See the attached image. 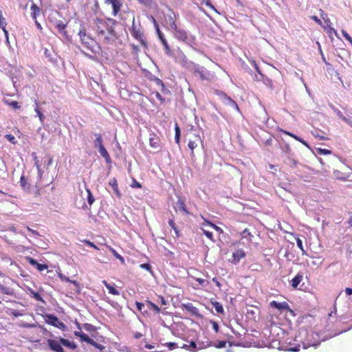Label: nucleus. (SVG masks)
I'll use <instances>...</instances> for the list:
<instances>
[{
    "label": "nucleus",
    "instance_id": "1",
    "mask_svg": "<svg viewBox=\"0 0 352 352\" xmlns=\"http://www.w3.org/2000/svg\"><path fill=\"white\" fill-rule=\"evenodd\" d=\"M296 340L300 341L302 345V348L306 349L309 346L316 348L321 341H324L326 339L322 338L320 340V336L318 333L302 328L299 330L298 335L296 336Z\"/></svg>",
    "mask_w": 352,
    "mask_h": 352
},
{
    "label": "nucleus",
    "instance_id": "2",
    "mask_svg": "<svg viewBox=\"0 0 352 352\" xmlns=\"http://www.w3.org/2000/svg\"><path fill=\"white\" fill-rule=\"evenodd\" d=\"M98 21L105 28L106 32L110 34V36H104V42L107 44H112L118 38V35L115 30V26L118 22L113 19L108 18L104 21L101 19H98Z\"/></svg>",
    "mask_w": 352,
    "mask_h": 352
},
{
    "label": "nucleus",
    "instance_id": "3",
    "mask_svg": "<svg viewBox=\"0 0 352 352\" xmlns=\"http://www.w3.org/2000/svg\"><path fill=\"white\" fill-rule=\"evenodd\" d=\"M78 36H80L81 43L84 47L90 50L91 52L96 54L100 50V47L97 45L96 42L87 34L86 30L84 27L81 26L78 32Z\"/></svg>",
    "mask_w": 352,
    "mask_h": 352
},
{
    "label": "nucleus",
    "instance_id": "4",
    "mask_svg": "<svg viewBox=\"0 0 352 352\" xmlns=\"http://www.w3.org/2000/svg\"><path fill=\"white\" fill-rule=\"evenodd\" d=\"M175 36L176 38L186 43L196 50L194 47V45H196L195 37L193 35H188L185 30L179 29L175 33Z\"/></svg>",
    "mask_w": 352,
    "mask_h": 352
},
{
    "label": "nucleus",
    "instance_id": "5",
    "mask_svg": "<svg viewBox=\"0 0 352 352\" xmlns=\"http://www.w3.org/2000/svg\"><path fill=\"white\" fill-rule=\"evenodd\" d=\"M44 318L45 322L50 325H52L63 331L67 329V326L63 322H61L56 316L54 314H46L44 316Z\"/></svg>",
    "mask_w": 352,
    "mask_h": 352
},
{
    "label": "nucleus",
    "instance_id": "6",
    "mask_svg": "<svg viewBox=\"0 0 352 352\" xmlns=\"http://www.w3.org/2000/svg\"><path fill=\"white\" fill-rule=\"evenodd\" d=\"M195 75H199L201 80H208L210 78V72L204 66L194 63L191 69L189 70Z\"/></svg>",
    "mask_w": 352,
    "mask_h": 352
},
{
    "label": "nucleus",
    "instance_id": "7",
    "mask_svg": "<svg viewBox=\"0 0 352 352\" xmlns=\"http://www.w3.org/2000/svg\"><path fill=\"white\" fill-rule=\"evenodd\" d=\"M130 32L131 35L137 40H138L140 43L146 47L147 43L146 41L143 38V32L140 28V25L137 26L135 23V17L133 16L132 27L130 29Z\"/></svg>",
    "mask_w": 352,
    "mask_h": 352
},
{
    "label": "nucleus",
    "instance_id": "8",
    "mask_svg": "<svg viewBox=\"0 0 352 352\" xmlns=\"http://www.w3.org/2000/svg\"><path fill=\"white\" fill-rule=\"evenodd\" d=\"M153 21H154V23H155V28H156L157 36H158L160 40L161 41L164 47L165 53L167 55L170 56V52H171L170 46H169L167 41L164 38V36L163 33L160 31V30L159 28V25L156 23L155 20L153 18Z\"/></svg>",
    "mask_w": 352,
    "mask_h": 352
},
{
    "label": "nucleus",
    "instance_id": "9",
    "mask_svg": "<svg viewBox=\"0 0 352 352\" xmlns=\"http://www.w3.org/2000/svg\"><path fill=\"white\" fill-rule=\"evenodd\" d=\"M47 344L51 351L54 352H65L62 347V344L60 343V340L58 341L54 339H48Z\"/></svg>",
    "mask_w": 352,
    "mask_h": 352
},
{
    "label": "nucleus",
    "instance_id": "10",
    "mask_svg": "<svg viewBox=\"0 0 352 352\" xmlns=\"http://www.w3.org/2000/svg\"><path fill=\"white\" fill-rule=\"evenodd\" d=\"M95 136L96 137L94 141V147L98 149V152L100 155L105 154L107 152V149L102 144V138L100 134L95 133Z\"/></svg>",
    "mask_w": 352,
    "mask_h": 352
},
{
    "label": "nucleus",
    "instance_id": "11",
    "mask_svg": "<svg viewBox=\"0 0 352 352\" xmlns=\"http://www.w3.org/2000/svg\"><path fill=\"white\" fill-rule=\"evenodd\" d=\"M178 58L180 64L188 70H190L195 63L193 61L188 60L186 56L182 52L179 54Z\"/></svg>",
    "mask_w": 352,
    "mask_h": 352
},
{
    "label": "nucleus",
    "instance_id": "12",
    "mask_svg": "<svg viewBox=\"0 0 352 352\" xmlns=\"http://www.w3.org/2000/svg\"><path fill=\"white\" fill-rule=\"evenodd\" d=\"M105 3L112 6L113 16L117 15L122 6V3L120 0H105Z\"/></svg>",
    "mask_w": 352,
    "mask_h": 352
},
{
    "label": "nucleus",
    "instance_id": "13",
    "mask_svg": "<svg viewBox=\"0 0 352 352\" xmlns=\"http://www.w3.org/2000/svg\"><path fill=\"white\" fill-rule=\"evenodd\" d=\"M270 307L279 311L289 310V305L286 302H278L277 301L273 300L270 302Z\"/></svg>",
    "mask_w": 352,
    "mask_h": 352
},
{
    "label": "nucleus",
    "instance_id": "14",
    "mask_svg": "<svg viewBox=\"0 0 352 352\" xmlns=\"http://www.w3.org/2000/svg\"><path fill=\"white\" fill-rule=\"evenodd\" d=\"M201 142V138L199 135H194V139H190L188 141V146L191 150V155H194L193 150L197 147L198 143Z\"/></svg>",
    "mask_w": 352,
    "mask_h": 352
},
{
    "label": "nucleus",
    "instance_id": "15",
    "mask_svg": "<svg viewBox=\"0 0 352 352\" xmlns=\"http://www.w3.org/2000/svg\"><path fill=\"white\" fill-rule=\"evenodd\" d=\"M183 307L188 311H189L192 316H200L199 309L194 307L192 303L183 304Z\"/></svg>",
    "mask_w": 352,
    "mask_h": 352
},
{
    "label": "nucleus",
    "instance_id": "16",
    "mask_svg": "<svg viewBox=\"0 0 352 352\" xmlns=\"http://www.w3.org/2000/svg\"><path fill=\"white\" fill-rule=\"evenodd\" d=\"M284 162L287 166L292 168H296L298 164H300L297 160L294 159V155H287Z\"/></svg>",
    "mask_w": 352,
    "mask_h": 352
},
{
    "label": "nucleus",
    "instance_id": "17",
    "mask_svg": "<svg viewBox=\"0 0 352 352\" xmlns=\"http://www.w3.org/2000/svg\"><path fill=\"white\" fill-rule=\"evenodd\" d=\"M245 252L241 250H237L236 251L234 252L232 254V257L234 258V263H239V261L245 257Z\"/></svg>",
    "mask_w": 352,
    "mask_h": 352
},
{
    "label": "nucleus",
    "instance_id": "18",
    "mask_svg": "<svg viewBox=\"0 0 352 352\" xmlns=\"http://www.w3.org/2000/svg\"><path fill=\"white\" fill-rule=\"evenodd\" d=\"M74 335L76 337L80 338V340L81 342H85L88 344H89V342L91 341V338H90L87 334L84 333L81 331H74Z\"/></svg>",
    "mask_w": 352,
    "mask_h": 352
},
{
    "label": "nucleus",
    "instance_id": "19",
    "mask_svg": "<svg viewBox=\"0 0 352 352\" xmlns=\"http://www.w3.org/2000/svg\"><path fill=\"white\" fill-rule=\"evenodd\" d=\"M60 343H61L64 346L68 347L72 350L76 349L77 347V345L74 342H70L63 338H60Z\"/></svg>",
    "mask_w": 352,
    "mask_h": 352
},
{
    "label": "nucleus",
    "instance_id": "20",
    "mask_svg": "<svg viewBox=\"0 0 352 352\" xmlns=\"http://www.w3.org/2000/svg\"><path fill=\"white\" fill-rule=\"evenodd\" d=\"M34 111L36 113L37 116L39 118V120L41 122V124H43L45 116H44L43 112L41 111V109H40V108L38 107V102L36 100H35Z\"/></svg>",
    "mask_w": 352,
    "mask_h": 352
},
{
    "label": "nucleus",
    "instance_id": "21",
    "mask_svg": "<svg viewBox=\"0 0 352 352\" xmlns=\"http://www.w3.org/2000/svg\"><path fill=\"white\" fill-rule=\"evenodd\" d=\"M175 208H176V210L182 211L183 212H184L186 214L189 213L186 208L184 201L183 200H182L181 199H179V200L177 201L176 205H175Z\"/></svg>",
    "mask_w": 352,
    "mask_h": 352
},
{
    "label": "nucleus",
    "instance_id": "22",
    "mask_svg": "<svg viewBox=\"0 0 352 352\" xmlns=\"http://www.w3.org/2000/svg\"><path fill=\"white\" fill-rule=\"evenodd\" d=\"M302 280V275L300 274H298L294 278L291 280V285L292 287L297 288L299 285L300 283Z\"/></svg>",
    "mask_w": 352,
    "mask_h": 352
},
{
    "label": "nucleus",
    "instance_id": "23",
    "mask_svg": "<svg viewBox=\"0 0 352 352\" xmlns=\"http://www.w3.org/2000/svg\"><path fill=\"white\" fill-rule=\"evenodd\" d=\"M6 25L7 23L6 21V19L1 14H0V28H2V30H3V32L5 33L6 37L7 42L8 43V32L6 29Z\"/></svg>",
    "mask_w": 352,
    "mask_h": 352
},
{
    "label": "nucleus",
    "instance_id": "24",
    "mask_svg": "<svg viewBox=\"0 0 352 352\" xmlns=\"http://www.w3.org/2000/svg\"><path fill=\"white\" fill-rule=\"evenodd\" d=\"M283 132L287 135H289V136L294 138L295 140H296L297 141L301 142L302 144H304L305 146H306L307 147L309 148V144L303 140L301 138H300L299 136L296 135H294L290 132H288V131H283Z\"/></svg>",
    "mask_w": 352,
    "mask_h": 352
},
{
    "label": "nucleus",
    "instance_id": "25",
    "mask_svg": "<svg viewBox=\"0 0 352 352\" xmlns=\"http://www.w3.org/2000/svg\"><path fill=\"white\" fill-rule=\"evenodd\" d=\"M211 303L218 314H223L224 313L223 307L220 302H219L217 301L211 300Z\"/></svg>",
    "mask_w": 352,
    "mask_h": 352
},
{
    "label": "nucleus",
    "instance_id": "26",
    "mask_svg": "<svg viewBox=\"0 0 352 352\" xmlns=\"http://www.w3.org/2000/svg\"><path fill=\"white\" fill-rule=\"evenodd\" d=\"M20 184L21 187L24 190H28L30 188V184L28 182V179L25 178L24 175H22L20 179Z\"/></svg>",
    "mask_w": 352,
    "mask_h": 352
},
{
    "label": "nucleus",
    "instance_id": "27",
    "mask_svg": "<svg viewBox=\"0 0 352 352\" xmlns=\"http://www.w3.org/2000/svg\"><path fill=\"white\" fill-rule=\"evenodd\" d=\"M159 142L160 140L157 137L151 138L149 139L150 146L155 148H158L160 147Z\"/></svg>",
    "mask_w": 352,
    "mask_h": 352
},
{
    "label": "nucleus",
    "instance_id": "28",
    "mask_svg": "<svg viewBox=\"0 0 352 352\" xmlns=\"http://www.w3.org/2000/svg\"><path fill=\"white\" fill-rule=\"evenodd\" d=\"M241 235L243 239H248L249 241H252V238L253 237V235L250 232L248 229H244L241 232Z\"/></svg>",
    "mask_w": 352,
    "mask_h": 352
},
{
    "label": "nucleus",
    "instance_id": "29",
    "mask_svg": "<svg viewBox=\"0 0 352 352\" xmlns=\"http://www.w3.org/2000/svg\"><path fill=\"white\" fill-rule=\"evenodd\" d=\"M0 292L7 295L13 294V291L11 288L6 287L1 284H0Z\"/></svg>",
    "mask_w": 352,
    "mask_h": 352
},
{
    "label": "nucleus",
    "instance_id": "30",
    "mask_svg": "<svg viewBox=\"0 0 352 352\" xmlns=\"http://www.w3.org/2000/svg\"><path fill=\"white\" fill-rule=\"evenodd\" d=\"M175 140L177 144H179L181 131L177 124H175Z\"/></svg>",
    "mask_w": 352,
    "mask_h": 352
},
{
    "label": "nucleus",
    "instance_id": "31",
    "mask_svg": "<svg viewBox=\"0 0 352 352\" xmlns=\"http://www.w3.org/2000/svg\"><path fill=\"white\" fill-rule=\"evenodd\" d=\"M30 292L32 295V297L34 298L35 300H36L37 301H40V302H42L43 303H45V301L43 299V298L41 297V296L36 292H34L33 289H30Z\"/></svg>",
    "mask_w": 352,
    "mask_h": 352
},
{
    "label": "nucleus",
    "instance_id": "32",
    "mask_svg": "<svg viewBox=\"0 0 352 352\" xmlns=\"http://www.w3.org/2000/svg\"><path fill=\"white\" fill-rule=\"evenodd\" d=\"M168 224L171 227V228L175 231L177 237H179L180 236L179 231L177 229L176 224L174 222V220L172 219H170L168 220Z\"/></svg>",
    "mask_w": 352,
    "mask_h": 352
},
{
    "label": "nucleus",
    "instance_id": "33",
    "mask_svg": "<svg viewBox=\"0 0 352 352\" xmlns=\"http://www.w3.org/2000/svg\"><path fill=\"white\" fill-rule=\"evenodd\" d=\"M82 328L88 332H94V331H96V327L89 323L83 324Z\"/></svg>",
    "mask_w": 352,
    "mask_h": 352
},
{
    "label": "nucleus",
    "instance_id": "34",
    "mask_svg": "<svg viewBox=\"0 0 352 352\" xmlns=\"http://www.w3.org/2000/svg\"><path fill=\"white\" fill-rule=\"evenodd\" d=\"M96 31L98 32V36H110V34L108 32H106L105 30L102 28L100 25H97Z\"/></svg>",
    "mask_w": 352,
    "mask_h": 352
},
{
    "label": "nucleus",
    "instance_id": "35",
    "mask_svg": "<svg viewBox=\"0 0 352 352\" xmlns=\"http://www.w3.org/2000/svg\"><path fill=\"white\" fill-rule=\"evenodd\" d=\"M188 346H189V351H192V352H196L199 349H201V347H197L196 342L195 341H192V340L190 341V344L188 345Z\"/></svg>",
    "mask_w": 352,
    "mask_h": 352
},
{
    "label": "nucleus",
    "instance_id": "36",
    "mask_svg": "<svg viewBox=\"0 0 352 352\" xmlns=\"http://www.w3.org/2000/svg\"><path fill=\"white\" fill-rule=\"evenodd\" d=\"M4 102L14 109L20 108L16 101H9L8 100L4 99Z\"/></svg>",
    "mask_w": 352,
    "mask_h": 352
},
{
    "label": "nucleus",
    "instance_id": "37",
    "mask_svg": "<svg viewBox=\"0 0 352 352\" xmlns=\"http://www.w3.org/2000/svg\"><path fill=\"white\" fill-rule=\"evenodd\" d=\"M228 101V104L233 108H234L237 111H239V106L238 104H236V102L233 100L229 96H226Z\"/></svg>",
    "mask_w": 352,
    "mask_h": 352
},
{
    "label": "nucleus",
    "instance_id": "38",
    "mask_svg": "<svg viewBox=\"0 0 352 352\" xmlns=\"http://www.w3.org/2000/svg\"><path fill=\"white\" fill-rule=\"evenodd\" d=\"M31 10L32 12L31 13V16L33 19H36V12H39V8L36 6V4L33 3L31 6Z\"/></svg>",
    "mask_w": 352,
    "mask_h": 352
},
{
    "label": "nucleus",
    "instance_id": "39",
    "mask_svg": "<svg viewBox=\"0 0 352 352\" xmlns=\"http://www.w3.org/2000/svg\"><path fill=\"white\" fill-rule=\"evenodd\" d=\"M330 108L333 111L334 113L341 119L343 117V113L332 104H329Z\"/></svg>",
    "mask_w": 352,
    "mask_h": 352
},
{
    "label": "nucleus",
    "instance_id": "40",
    "mask_svg": "<svg viewBox=\"0 0 352 352\" xmlns=\"http://www.w3.org/2000/svg\"><path fill=\"white\" fill-rule=\"evenodd\" d=\"M107 288L108 289L109 292L113 295H118L120 294L118 290L111 285H107Z\"/></svg>",
    "mask_w": 352,
    "mask_h": 352
},
{
    "label": "nucleus",
    "instance_id": "41",
    "mask_svg": "<svg viewBox=\"0 0 352 352\" xmlns=\"http://www.w3.org/2000/svg\"><path fill=\"white\" fill-rule=\"evenodd\" d=\"M87 202L91 206L94 202L95 199H94L93 195L91 194V191L89 189H87Z\"/></svg>",
    "mask_w": 352,
    "mask_h": 352
},
{
    "label": "nucleus",
    "instance_id": "42",
    "mask_svg": "<svg viewBox=\"0 0 352 352\" xmlns=\"http://www.w3.org/2000/svg\"><path fill=\"white\" fill-rule=\"evenodd\" d=\"M89 344L94 346V347H96V349H98L100 351H102L104 348L103 345L96 342L93 339H91V341L89 342Z\"/></svg>",
    "mask_w": 352,
    "mask_h": 352
},
{
    "label": "nucleus",
    "instance_id": "43",
    "mask_svg": "<svg viewBox=\"0 0 352 352\" xmlns=\"http://www.w3.org/2000/svg\"><path fill=\"white\" fill-rule=\"evenodd\" d=\"M67 24L64 23L62 21H58L56 23V28L58 31H62L63 29H65Z\"/></svg>",
    "mask_w": 352,
    "mask_h": 352
},
{
    "label": "nucleus",
    "instance_id": "44",
    "mask_svg": "<svg viewBox=\"0 0 352 352\" xmlns=\"http://www.w3.org/2000/svg\"><path fill=\"white\" fill-rule=\"evenodd\" d=\"M52 162H53V159L50 155H47L46 157V158L44 160V164L47 167H49L50 166H51L52 164Z\"/></svg>",
    "mask_w": 352,
    "mask_h": 352
},
{
    "label": "nucleus",
    "instance_id": "45",
    "mask_svg": "<svg viewBox=\"0 0 352 352\" xmlns=\"http://www.w3.org/2000/svg\"><path fill=\"white\" fill-rule=\"evenodd\" d=\"M148 305L150 307H151L153 310H155L157 313H160V308L156 305L155 303L151 302V301H147Z\"/></svg>",
    "mask_w": 352,
    "mask_h": 352
},
{
    "label": "nucleus",
    "instance_id": "46",
    "mask_svg": "<svg viewBox=\"0 0 352 352\" xmlns=\"http://www.w3.org/2000/svg\"><path fill=\"white\" fill-rule=\"evenodd\" d=\"M317 152L320 155H329L332 153L330 150L320 148L317 149Z\"/></svg>",
    "mask_w": 352,
    "mask_h": 352
},
{
    "label": "nucleus",
    "instance_id": "47",
    "mask_svg": "<svg viewBox=\"0 0 352 352\" xmlns=\"http://www.w3.org/2000/svg\"><path fill=\"white\" fill-rule=\"evenodd\" d=\"M213 346L218 349H222L226 347V342L225 340L219 341L218 343L214 344Z\"/></svg>",
    "mask_w": 352,
    "mask_h": 352
},
{
    "label": "nucleus",
    "instance_id": "48",
    "mask_svg": "<svg viewBox=\"0 0 352 352\" xmlns=\"http://www.w3.org/2000/svg\"><path fill=\"white\" fill-rule=\"evenodd\" d=\"M5 138L11 143L15 144L16 143L15 140V137L12 134H7L6 135Z\"/></svg>",
    "mask_w": 352,
    "mask_h": 352
},
{
    "label": "nucleus",
    "instance_id": "49",
    "mask_svg": "<svg viewBox=\"0 0 352 352\" xmlns=\"http://www.w3.org/2000/svg\"><path fill=\"white\" fill-rule=\"evenodd\" d=\"M36 268L41 272V271H43L44 270H46L47 268V265H45V264H41V263H39L37 262V265H36Z\"/></svg>",
    "mask_w": 352,
    "mask_h": 352
},
{
    "label": "nucleus",
    "instance_id": "50",
    "mask_svg": "<svg viewBox=\"0 0 352 352\" xmlns=\"http://www.w3.org/2000/svg\"><path fill=\"white\" fill-rule=\"evenodd\" d=\"M101 156L104 158L105 162H107V164H111V162H112L111 158V157H110V155H109L108 152L105 153V154H103Z\"/></svg>",
    "mask_w": 352,
    "mask_h": 352
},
{
    "label": "nucleus",
    "instance_id": "51",
    "mask_svg": "<svg viewBox=\"0 0 352 352\" xmlns=\"http://www.w3.org/2000/svg\"><path fill=\"white\" fill-rule=\"evenodd\" d=\"M25 259L27 260V261L32 266H36V265H37V261L35 260L34 258H32V257H30V256H28L25 258Z\"/></svg>",
    "mask_w": 352,
    "mask_h": 352
},
{
    "label": "nucleus",
    "instance_id": "52",
    "mask_svg": "<svg viewBox=\"0 0 352 352\" xmlns=\"http://www.w3.org/2000/svg\"><path fill=\"white\" fill-rule=\"evenodd\" d=\"M344 122L347 123L349 126H352V117H346L343 116L341 118Z\"/></svg>",
    "mask_w": 352,
    "mask_h": 352
},
{
    "label": "nucleus",
    "instance_id": "53",
    "mask_svg": "<svg viewBox=\"0 0 352 352\" xmlns=\"http://www.w3.org/2000/svg\"><path fill=\"white\" fill-rule=\"evenodd\" d=\"M204 234L211 241H214L212 233L210 231L203 229Z\"/></svg>",
    "mask_w": 352,
    "mask_h": 352
},
{
    "label": "nucleus",
    "instance_id": "54",
    "mask_svg": "<svg viewBox=\"0 0 352 352\" xmlns=\"http://www.w3.org/2000/svg\"><path fill=\"white\" fill-rule=\"evenodd\" d=\"M166 346H168V348L170 349V350H173L177 346V344L175 343V342H167L166 343Z\"/></svg>",
    "mask_w": 352,
    "mask_h": 352
},
{
    "label": "nucleus",
    "instance_id": "55",
    "mask_svg": "<svg viewBox=\"0 0 352 352\" xmlns=\"http://www.w3.org/2000/svg\"><path fill=\"white\" fill-rule=\"evenodd\" d=\"M112 252L117 258L122 261V263L124 262V258L121 255H120L115 250L112 249Z\"/></svg>",
    "mask_w": 352,
    "mask_h": 352
},
{
    "label": "nucleus",
    "instance_id": "56",
    "mask_svg": "<svg viewBox=\"0 0 352 352\" xmlns=\"http://www.w3.org/2000/svg\"><path fill=\"white\" fill-rule=\"evenodd\" d=\"M246 314L248 318H254L255 310L253 309H248Z\"/></svg>",
    "mask_w": 352,
    "mask_h": 352
},
{
    "label": "nucleus",
    "instance_id": "57",
    "mask_svg": "<svg viewBox=\"0 0 352 352\" xmlns=\"http://www.w3.org/2000/svg\"><path fill=\"white\" fill-rule=\"evenodd\" d=\"M296 244H297V246L302 251V252H305V250L303 249L302 241L300 239L297 238Z\"/></svg>",
    "mask_w": 352,
    "mask_h": 352
},
{
    "label": "nucleus",
    "instance_id": "58",
    "mask_svg": "<svg viewBox=\"0 0 352 352\" xmlns=\"http://www.w3.org/2000/svg\"><path fill=\"white\" fill-rule=\"evenodd\" d=\"M206 223L210 226H211L214 229H215L217 231H219V232H222L223 230L221 228H219V226L209 222L208 221H206Z\"/></svg>",
    "mask_w": 352,
    "mask_h": 352
},
{
    "label": "nucleus",
    "instance_id": "59",
    "mask_svg": "<svg viewBox=\"0 0 352 352\" xmlns=\"http://www.w3.org/2000/svg\"><path fill=\"white\" fill-rule=\"evenodd\" d=\"M342 36L345 38L346 40L349 41L351 40L352 37L344 30L341 31Z\"/></svg>",
    "mask_w": 352,
    "mask_h": 352
},
{
    "label": "nucleus",
    "instance_id": "60",
    "mask_svg": "<svg viewBox=\"0 0 352 352\" xmlns=\"http://www.w3.org/2000/svg\"><path fill=\"white\" fill-rule=\"evenodd\" d=\"M109 185L111 186L112 188H116L118 186L117 180L115 178L111 179L109 181Z\"/></svg>",
    "mask_w": 352,
    "mask_h": 352
},
{
    "label": "nucleus",
    "instance_id": "61",
    "mask_svg": "<svg viewBox=\"0 0 352 352\" xmlns=\"http://www.w3.org/2000/svg\"><path fill=\"white\" fill-rule=\"evenodd\" d=\"M210 322L212 325V329L215 331V332L217 333L219 331V328L218 323L213 320H211Z\"/></svg>",
    "mask_w": 352,
    "mask_h": 352
},
{
    "label": "nucleus",
    "instance_id": "62",
    "mask_svg": "<svg viewBox=\"0 0 352 352\" xmlns=\"http://www.w3.org/2000/svg\"><path fill=\"white\" fill-rule=\"evenodd\" d=\"M140 3L146 6H149L151 5L152 1L151 0H138Z\"/></svg>",
    "mask_w": 352,
    "mask_h": 352
},
{
    "label": "nucleus",
    "instance_id": "63",
    "mask_svg": "<svg viewBox=\"0 0 352 352\" xmlns=\"http://www.w3.org/2000/svg\"><path fill=\"white\" fill-rule=\"evenodd\" d=\"M135 305H136L137 309H138L140 311H142L143 307H144V303L140 302H138V301H136V302H135Z\"/></svg>",
    "mask_w": 352,
    "mask_h": 352
},
{
    "label": "nucleus",
    "instance_id": "64",
    "mask_svg": "<svg viewBox=\"0 0 352 352\" xmlns=\"http://www.w3.org/2000/svg\"><path fill=\"white\" fill-rule=\"evenodd\" d=\"M142 269L146 270L148 271H151V266L149 263H143L140 265Z\"/></svg>",
    "mask_w": 352,
    "mask_h": 352
}]
</instances>
